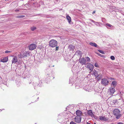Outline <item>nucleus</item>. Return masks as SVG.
Listing matches in <instances>:
<instances>
[{
  "instance_id": "nucleus-1",
  "label": "nucleus",
  "mask_w": 124,
  "mask_h": 124,
  "mask_svg": "<svg viewBox=\"0 0 124 124\" xmlns=\"http://www.w3.org/2000/svg\"><path fill=\"white\" fill-rule=\"evenodd\" d=\"M57 44V42L56 40L52 39L50 40L49 43V46L52 47L56 46Z\"/></svg>"
},
{
  "instance_id": "nucleus-2",
  "label": "nucleus",
  "mask_w": 124,
  "mask_h": 124,
  "mask_svg": "<svg viewBox=\"0 0 124 124\" xmlns=\"http://www.w3.org/2000/svg\"><path fill=\"white\" fill-rule=\"evenodd\" d=\"M115 91V90L114 88L111 87L109 88L108 90V93L112 95H113Z\"/></svg>"
},
{
  "instance_id": "nucleus-3",
  "label": "nucleus",
  "mask_w": 124,
  "mask_h": 124,
  "mask_svg": "<svg viewBox=\"0 0 124 124\" xmlns=\"http://www.w3.org/2000/svg\"><path fill=\"white\" fill-rule=\"evenodd\" d=\"M101 83L102 85L106 86L108 84L109 81L106 79L104 78L102 79Z\"/></svg>"
},
{
  "instance_id": "nucleus-4",
  "label": "nucleus",
  "mask_w": 124,
  "mask_h": 124,
  "mask_svg": "<svg viewBox=\"0 0 124 124\" xmlns=\"http://www.w3.org/2000/svg\"><path fill=\"white\" fill-rule=\"evenodd\" d=\"M87 69L89 70V71L91 72L93 69V66L90 63H88L87 64Z\"/></svg>"
},
{
  "instance_id": "nucleus-5",
  "label": "nucleus",
  "mask_w": 124,
  "mask_h": 124,
  "mask_svg": "<svg viewBox=\"0 0 124 124\" xmlns=\"http://www.w3.org/2000/svg\"><path fill=\"white\" fill-rule=\"evenodd\" d=\"M81 116H77L74 118L75 122L78 123H79L81 122Z\"/></svg>"
},
{
  "instance_id": "nucleus-6",
  "label": "nucleus",
  "mask_w": 124,
  "mask_h": 124,
  "mask_svg": "<svg viewBox=\"0 0 124 124\" xmlns=\"http://www.w3.org/2000/svg\"><path fill=\"white\" fill-rule=\"evenodd\" d=\"M11 56L13 57L12 60V63L16 64L18 61L17 56H16L12 55Z\"/></svg>"
},
{
  "instance_id": "nucleus-7",
  "label": "nucleus",
  "mask_w": 124,
  "mask_h": 124,
  "mask_svg": "<svg viewBox=\"0 0 124 124\" xmlns=\"http://www.w3.org/2000/svg\"><path fill=\"white\" fill-rule=\"evenodd\" d=\"M99 118L100 120L101 121H106L108 120V118L106 117L105 116H99Z\"/></svg>"
},
{
  "instance_id": "nucleus-8",
  "label": "nucleus",
  "mask_w": 124,
  "mask_h": 124,
  "mask_svg": "<svg viewBox=\"0 0 124 124\" xmlns=\"http://www.w3.org/2000/svg\"><path fill=\"white\" fill-rule=\"evenodd\" d=\"M36 46L34 44H31L29 46V48L30 50H32L36 48Z\"/></svg>"
},
{
  "instance_id": "nucleus-9",
  "label": "nucleus",
  "mask_w": 124,
  "mask_h": 124,
  "mask_svg": "<svg viewBox=\"0 0 124 124\" xmlns=\"http://www.w3.org/2000/svg\"><path fill=\"white\" fill-rule=\"evenodd\" d=\"M8 60V57H4L2 58L0 60V62H7Z\"/></svg>"
},
{
  "instance_id": "nucleus-10",
  "label": "nucleus",
  "mask_w": 124,
  "mask_h": 124,
  "mask_svg": "<svg viewBox=\"0 0 124 124\" xmlns=\"http://www.w3.org/2000/svg\"><path fill=\"white\" fill-rule=\"evenodd\" d=\"M110 103L112 105H114L116 103H118V101L117 100H111L110 102Z\"/></svg>"
},
{
  "instance_id": "nucleus-11",
  "label": "nucleus",
  "mask_w": 124,
  "mask_h": 124,
  "mask_svg": "<svg viewBox=\"0 0 124 124\" xmlns=\"http://www.w3.org/2000/svg\"><path fill=\"white\" fill-rule=\"evenodd\" d=\"M113 113L115 115H117L120 113V111L118 109H115L113 111Z\"/></svg>"
},
{
  "instance_id": "nucleus-12",
  "label": "nucleus",
  "mask_w": 124,
  "mask_h": 124,
  "mask_svg": "<svg viewBox=\"0 0 124 124\" xmlns=\"http://www.w3.org/2000/svg\"><path fill=\"white\" fill-rule=\"evenodd\" d=\"M80 62L82 64H85V59L84 58H81L79 60Z\"/></svg>"
},
{
  "instance_id": "nucleus-13",
  "label": "nucleus",
  "mask_w": 124,
  "mask_h": 124,
  "mask_svg": "<svg viewBox=\"0 0 124 124\" xmlns=\"http://www.w3.org/2000/svg\"><path fill=\"white\" fill-rule=\"evenodd\" d=\"M30 53L29 52H25L23 54V57H28L30 56Z\"/></svg>"
},
{
  "instance_id": "nucleus-14",
  "label": "nucleus",
  "mask_w": 124,
  "mask_h": 124,
  "mask_svg": "<svg viewBox=\"0 0 124 124\" xmlns=\"http://www.w3.org/2000/svg\"><path fill=\"white\" fill-rule=\"evenodd\" d=\"M78 69L76 67H73L72 68L71 70L73 72H76L77 73L78 72V71L77 70Z\"/></svg>"
},
{
  "instance_id": "nucleus-15",
  "label": "nucleus",
  "mask_w": 124,
  "mask_h": 124,
  "mask_svg": "<svg viewBox=\"0 0 124 124\" xmlns=\"http://www.w3.org/2000/svg\"><path fill=\"white\" fill-rule=\"evenodd\" d=\"M76 114L77 116H81L82 115V112L78 110L76 111Z\"/></svg>"
},
{
  "instance_id": "nucleus-16",
  "label": "nucleus",
  "mask_w": 124,
  "mask_h": 124,
  "mask_svg": "<svg viewBox=\"0 0 124 124\" xmlns=\"http://www.w3.org/2000/svg\"><path fill=\"white\" fill-rule=\"evenodd\" d=\"M87 113L89 115L92 116H94L91 110H89L87 112Z\"/></svg>"
},
{
  "instance_id": "nucleus-17",
  "label": "nucleus",
  "mask_w": 124,
  "mask_h": 124,
  "mask_svg": "<svg viewBox=\"0 0 124 124\" xmlns=\"http://www.w3.org/2000/svg\"><path fill=\"white\" fill-rule=\"evenodd\" d=\"M66 18L69 23H70L71 21V18L70 17L69 15H67L66 16Z\"/></svg>"
},
{
  "instance_id": "nucleus-18",
  "label": "nucleus",
  "mask_w": 124,
  "mask_h": 124,
  "mask_svg": "<svg viewBox=\"0 0 124 124\" xmlns=\"http://www.w3.org/2000/svg\"><path fill=\"white\" fill-rule=\"evenodd\" d=\"M89 44L95 47H97V45L95 43L90 42Z\"/></svg>"
},
{
  "instance_id": "nucleus-19",
  "label": "nucleus",
  "mask_w": 124,
  "mask_h": 124,
  "mask_svg": "<svg viewBox=\"0 0 124 124\" xmlns=\"http://www.w3.org/2000/svg\"><path fill=\"white\" fill-rule=\"evenodd\" d=\"M116 82L115 81H114L112 82L111 85H113V86H114V88L116 85Z\"/></svg>"
},
{
  "instance_id": "nucleus-20",
  "label": "nucleus",
  "mask_w": 124,
  "mask_h": 124,
  "mask_svg": "<svg viewBox=\"0 0 124 124\" xmlns=\"http://www.w3.org/2000/svg\"><path fill=\"white\" fill-rule=\"evenodd\" d=\"M116 116V118L117 119H118L121 116V115L119 113L117 115H115Z\"/></svg>"
},
{
  "instance_id": "nucleus-21",
  "label": "nucleus",
  "mask_w": 124,
  "mask_h": 124,
  "mask_svg": "<svg viewBox=\"0 0 124 124\" xmlns=\"http://www.w3.org/2000/svg\"><path fill=\"white\" fill-rule=\"evenodd\" d=\"M100 73H98V72L96 71L94 72V75L96 77H98L99 75H100Z\"/></svg>"
},
{
  "instance_id": "nucleus-22",
  "label": "nucleus",
  "mask_w": 124,
  "mask_h": 124,
  "mask_svg": "<svg viewBox=\"0 0 124 124\" xmlns=\"http://www.w3.org/2000/svg\"><path fill=\"white\" fill-rule=\"evenodd\" d=\"M17 56L19 58H21L23 57V54L22 55L20 53L17 55Z\"/></svg>"
},
{
  "instance_id": "nucleus-23",
  "label": "nucleus",
  "mask_w": 124,
  "mask_h": 124,
  "mask_svg": "<svg viewBox=\"0 0 124 124\" xmlns=\"http://www.w3.org/2000/svg\"><path fill=\"white\" fill-rule=\"evenodd\" d=\"M90 58L88 57H86V62H90Z\"/></svg>"
},
{
  "instance_id": "nucleus-24",
  "label": "nucleus",
  "mask_w": 124,
  "mask_h": 124,
  "mask_svg": "<svg viewBox=\"0 0 124 124\" xmlns=\"http://www.w3.org/2000/svg\"><path fill=\"white\" fill-rule=\"evenodd\" d=\"M94 65L95 67L97 68H99V66L98 64L97 63H95Z\"/></svg>"
},
{
  "instance_id": "nucleus-25",
  "label": "nucleus",
  "mask_w": 124,
  "mask_h": 124,
  "mask_svg": "<svg viewBox=\"0 0 124 124\" xmlns=\"http://www.w3.org/2000/svg\"><path fill=\"white\" fill-rule=\"evenodd\" d=\"M25 16L23 15L18 16L17 17L18 18H22L24 17Z\"/></svg>"
},
{
  "instance_id": "nucleus-26",
  "label": "nucleus",
  "mask_w": 124,
  "mask_h": 124,
  "mask_svg": "<svg viewBox=\"0 0 124 124\" xmlns=\"http://www.w3.org/2000/svg\"><path fill=\"white\" fill-rule=\"evenodd\" d=\"M110 59L112 60H115V57L113 56H112L110 57Z\"/></svg>"
},
{
  "instance_id": "nucleus-27",
  "label": "nucleus",
  "mask_w": 124,
  "mask_h": 124,
  "mask_svg": "<svg viewBox=\"0 0 124 124\" xmlns=\"http://www.w3.org/2000/svg\"><path fill=\"white\" fill-rule=\"evenodd\" d=\"M36 29V28L35 27H31V29L32 31H34V30H35Z\"/></svg>"
},
{
  "instance_id": "nucleus-28",
  "label": "nucleus",
  "mask_w": 124,
  "mask_h": 124,
  "mask_svg": "<svg viewBox=\"0 0 124 124\" xmlns=\"http://www.w3.org/2000/svg\"><path fill=\"white\" fill-rule=\"evenodd\" d=\"M77 53L78 54L80 55L81 54V52L80 51H78L76 52V54Z\"/></svg>"
},
{
  "instance_id": "nucleus-29",
  "label": "nucleus",
  "mask_w": 124,
  "mask_h": 124,
  "mask_svg": "<svg viewBox=\"0 0 124 124\" xmlns=\"http://www.w3.org/2000/svg\"><path fill=\"white\" fill-rule=\"evenodd\" d=\"M98 51L100 52V53H101L102 54H104V52H103L101 50H98Z\"/></svg>"
},
{
  "instance_id": "nucleus-30",
  "label": "nucleus",
  "mask_w": 124,
  "mask_h": 124,
  "mask_svg": "<svg viewBox=\"0 0 124 124\" xmlns=\"http://www.w3.org/2000/svg\"><path fill=\"white\" fill-rule=\"evenodd\" d=\"M5 52L6 53H10L11 52V51H8V50H6L5 51Z\"/></svg>"
},
{
  "instance_id": "nucleus-31",
  "label": "nucleus",
  "mask_w": 124,
  "mask_h": 124,
  "mask_svg": "<svg viewBox=\"0 0 124 124\" xmlns=\"http://www.w3.org/2000/svg\"><path fill=\"white\" fill-rule=\"evenodd\" d=\"M74 47L73 46H70V48L72 49L73 50V49H74Z\"/></svg>"
},
{
  "instance_id": "nucleus-32",
  "label": "nucleus",
  "mask_w": 124,
  "mask_h": 124,
  "mask_svg": "<svg viewBox=\"0 0 124 124\" xmlns=\"http://www.w3.org/2000/svg\"><path fill=\"white\" fill-rule=\"evenodd\" d=\"M106 25L109 27H111L112 26V25L109 23H107L106 24Z\"/></svg>"
},
{
  "instance_id": "nucleus-33",
  "label": "nucleus",
  "mask_w": 124,
  "mask_h": 124,
  "mask_svg": "<svg viewBox=\"0 0 124 124\" xmlns=\"http://www.w3.org/2000/svg\"><path fill=\"white\" fill-rule=\"evenodd\" d=\"M59 46H56L55 48V50L56 51H57L59 49Z\"/></svg>"
},
{
  "instance_id": "nucleus-34",
  "label": "nucleus",
  "mask_w": 124,
  "mask_h": 124,
  "mask_svg": "<svg viewBox=\"0 0 124 124\" xmlns=\"http://www.w3.org/2000/svg\"><path fill=\"white\" fill-rule=\"evenodd\" d=\"M70 124H77L76 123L72 121L70 123Z\"/></svg>"
},
{
  "instance_id": "nucleus-35",
  "label": "nucleus",
  "mask_w": 124,
  "mask_h": 124,
  "mask_svg": "<svg viewBox=\"0 0 124 124\" xmlns=\"http://www.w3.org/2000/svg\"><path fill=\"white\" fill-rule=\"evenodd\" d=\"M117 124H124L123 123L120 122L118 123Z\"/></svg>"
},
{
  "instance_id": "nucleus-36",
  "label": "nucleus",
  "mask_w": 124,
  "mask_h": 124,
  "mask_svg": "<svg viewBox=\"0 0 124 124\" xmlns=\"http://www.w3.org/2000/svg\"><path fill=\"white\" fill-rule=\"evenodd\" d=\"M46 76L47 77H49V74H47L46 75Z\"/></svg>"
},
{
  "instance_id": "nucleus-37",
  "label": "nucleus",
  "mask_w": 124,
  "mask_h": 124,
  "mask_svg": "<svg viewBox=\"0 0 124 124\" xmlns=\"http://www.w3.org/2000/svg\"><path fill=\"white\" fill-rule=\"evenodd\" d=\"M19 11V9H16L15 10V11L16 12Z\"/></svg>"
},
{
  "instance_id": "nucleus-38",
  "label": "nucleus",
  "mask_w": 124,
  "mask_h": 124,
  "mask_svg": "<svg viewBox=\"0 0 124 124\" xmlns=\"http://www.w3.org/2000/svg\"><path fill=\"white\" fill-rule=\"evenodd\" d=\"M95 12V11H93V14H94Z\"/></svg>"
},
{
  "instance_id": "nucleus-39",
  "label": "nucleus",
  "mask_w": 124,
  "mask_h": 124,
  "mask_svg": "<svg viewBox=\"0 0 124 124\" xmlns=\"http://www.w3.org/2000/svg\"><path fill=\"white\" fill-rule=\"evenodd\" d=\"M60 116L61 115L60 114L58 115V117H59V118L60 117H61Z\"/></svg>"
},
{
  "instance_id": "nucleus-40",
  "label": "nucleus",
  "mask_w": 124,
  "mask_h": 124,
  "mask_svg": "<svg viewBox=\"0 0 124 124\" xmlns=\"http://www.w3.org/2000/svg\"><path fill=\"white\" fill-rule=\"evenodd\" d=\"M100 79V78H98V79H97L98 80H99Z\"/></svg>"
},
{
  "instance_id": "nucleus-41",
  "label": "nucleus",
  "mask_w": 124,
  "mask_h": 124,
  "mask_svg": "<svg viewBox=\"0 0 124 124\" xmlns=\"http://www.w3.org/2000/svg\"><path fill=\"white\" fill-rule=\"evenodd\" d=\"M87 124H90V123H89L88 122H87Z\"/></svg>"
},
{
  "instance_id": "nucleus-42",
  "label": "nucleus",
  "mask_w": 124,
  "mask_h": 124,
  "mask_svg": "<svg viewBox=\"0 0 124 124\" xmlns=\"http://www.w3.org/2000/svg\"><path fill=\"white\" fill-rule=\"evenodd\" d=\"M99 55H100V56H101L102 57V55H101V54H99Z\"/></svg>"
},
{
  "instance_id": "nucleus-43",
  "label": "nucleus",
  "mask_w": 124,
  "mask_h": 124,
  "mask_svg": "<svg viewBox=\"0 0 124 124\" xmlns=\"http://www.w3.org/2000/svg\"><path fill=\"white\" fill-rule=\"evenodd\" d=\"M68 107H67L66 108V109H68Z\"/></svg>"
},
{
  "instance_id": "nucleus-44",
  "label": "nucleus",
  "mask_w": 124,
  "mask_h": 124,
  "mask_svg": "<svg viewBox=\"0 0 124 124\" xmlns=\"http://www.w3.org/2000/svg\"><path fill=\"white\" fill-rule=\"evenodd\" d=\"M111 79H113H113H114V78H111Z\"/></svg>"
},
{
  "instance_id": "nucleus-45",
  "label": "nucleus",
  "mask_w": 124,
  "mask_h": 124,
  "mask_svg": "<svg viewBox=\"0 0 124 124\" xmlns=\"http://www.w3.org/2000/svg\"><path fill=\"white\" fill-rule=\"evenodd\" d=\"M37 85V86H38V85Z\"/></svg>"
},
{
  "instance_id": "nucleus-46",
  "label": "nucleus",
  "mask_w": 124,
  "mask_h": 124,
  "mask_svg": "<svg viewBox=\"0 0 124 124\" xmlns=\"http://www.w3.org/2000/svg\"><path fill=\"white\" fill-rule=\"evenodd\" d=\"M94 124H96L95 123H94Z\"/></svg>"
},
{
  "instance_id": "nucleus-47",
  "label": "nucleus",
  "mask_w": 124,
  "mask_h": 124,
  "mask_svg": "<svg viewBox=\"0 0 124 124\" xmlns=\"http://www.w3.org/2000/svg\"><path fill=\"white\" fill-rule=\"evenodd\" d=\"M119 100H120V99H119Z\"/></svg>"
}]
</instances>
